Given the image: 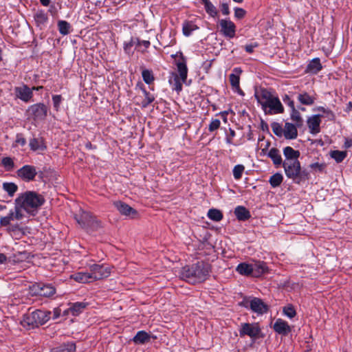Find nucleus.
Returning <instances> with one entry per match:
<instances>
[{
  "label": "nucleus",
  "instance_id": "nucleus-39",
  "mask_svg": "<svg viewBox=\"0 0 352 352\" xmlns=\"http://www.w3.org/2000/svg\"><path fill=\"white\" fill-rule=\"evenodd\" d=\"M291 119L295 122L296 126L301 127L303 124L300 112L296 108L292 109Z\"/></svg>",
  "mask_w": 352,
  "mask_h": 352
},
{
  "label": "nucleus",
  "instance_id": "nucleus-33",
  "mask_svg": "<svg viewBox=\"0 0 352 352\" xmlns=\"http://www.w3.org/2000/svg\"><path fill=\"white\" fill-rule=\"evenodd\" d=\"M87 305V302H77L72 303L69 309L73 316H78L86 308Z\"/></svg>",
  "mask_w": 352,
  "mask_h": 352
},
{
  "label": "nucleus",
  "instance_id": "nucleus-51",
  "mask_svg": "<svg viewBox=\"0 0 352 352\" xmlns=\"http://www.w3.org/2000/svg\"><path fill=\"white\" fill-rule=\"evenodd\" d=\"M221 125V122L219 119H214L211 121L208 126V130L210 132H213L217 130Z\"/></svg>",
  "mask_w": 352,
  "mask_h": 352
},
{
  "label": "nucleus",
  "instance_id": "nucleus-45",
  "mask_svg": "<svg viewBox=\"0 0 352 352\" xmlns=\"http://www.w3.org/2000/svg\"><path fill=\"white\" fill-rule=\"evenodd\" d=\"M245 167L242 164L236 165L233 168V176L235 179L239 180L241 178Z\"/></svg>",
  "mask_w": 352,
  "mask_h": 352
},
{
  "label": "nucleus",
  "instance_id": "nucleus-62",
  "mask_svg": "<svg viewBox=\"0 0 352 352\" xmlns=\"http://www.w3.org/2000/svg\"><path fill=\"white\" fill-rule=\"evenodd\" d=\"M258 46V45L256 43H255L254 44L246 45L245 46V50L248 53H252L254 52V49Z\"/></svg>",
  "mask_w": 352,
  "mask_h": 352
},
{
  "label": "nucleus",
  "instance_id": "nucleus-53",
  "mask_svg": "<svg viewBox=\"0 0 352 352\" xmlns=\"http://www.w3.org/2000/svg\"><path fill=\"white\" fill-rule=\"evenodd\" d=\"M22 208H21L19 205H18L15 202L14 211H13L14 213V218H15V219L21 220V219H23V214L22 211H21Z\"/></svg>",
  "mask_w": 352,
  "mask_h": 352
},
{
  "label": "nucleus",
  "instance_id": "nucleus-26",
  "mask_svg": "<svg viewBox=\"0 0 352 352\" xmlns=\"http://www.w3.org/2000/svg\"><path fill=\"white\" fill-rule=\"evenodd\" d=\"M267 156L272 160L274 164L278 167L280 165H283V160L280 155V151L276 148H272L268 153Z\"/></svg>",
  "mask_w": 352,
  "mask_h": 352
},
{
  "label": "nucleus",
  "instance_id": "nucleus-41",
  "mask_svg": "<svg viewBox=\"0 0 352 352\" xmlns=\"http://www.w3.org/2000/svg\"><path fill=\"white\" fill-rule=\"evenodd\" d=\"M1 163L6 171H12L14 168V161L10 157H3Z\"/></svg>",
  "mask_w": 352,
  "mask_h": 352
},
{
  "label": "nucleus",
  "instance_id": "nucleus-36",
  "mask_svg": "<svg viewBox=\"0 0 352 352\" xmlns=\"http://www.w3.org/2000/svg\"><path fill=\"white\" fill-rule=\"evenodd\" d=\"M58 28L60 34L67 35L70 32L71 25L66 21H58Z\"/></svg>",
  "mask_w": 352,
  "mask_h": 352
},
{
  "label": "nucleus",
  "instance_id": "nucleus-20",
  "mask_svg": "<svg viewBox=\"0 0 352 352\" xmlns=\"http://www.w3.org/2000/svg\"><path fill=\"white\" fill-rule=\"evenodd\" d=\"M283 155L285 157L284 162H291L294 161H299L300 153L298 150H294L291 146H286L283 148Z\"/></svg>",
  "mask_w": 352,
  "mask_h": 352
},
{
  "label": "nucleus",
  "instance_id": "nucleus-50",
  "mask_svg": "<svg viewBox=\"0 0 352 352\" xmlns=\"http://www.w3.org/2000/svg\"><path fill=\"white\" fill-rule=\"evenodd\" d=\"M63 98L60 95L52 96L53 106L56 111H58Z\"/></svg>",
  "mask_w": 352,
  "mask_h": 352
},
{
  "label": "nucleus",
  "instance_id": "nucleus-34",
  "mask_svg": "<svg viewBox=\"0 0 352 352\" xmlns=\"http://www.w3.org/2000/svg\"><path fill=\"white\" fill-rule=\"evenodd\" d=\"M34 18L38 26H42L45 25L48 20L47 14L43 10H38L34 14Z\"/></svg>",
  "mask_w": 352,
  "mask_h": 352
},
{
  "label": "nucleus",
  "instance_id": "nucleus-8",
  "mask_svg": "<svg viewBox=\"0 0 352 352\" xmlns=\"http://www.w3.org/2000/svg\"><path fill=\"white\" fill-rule=\"evenodd\" d=\"M241 304L243 307L250 309L258 315H263L269 310L268 305L262 299L256 297L252 298L250 301L244 300Z\"/></svg>",
  "mask_w": 352,
  "mask_h": 352
},
{
  "label": "nucleus",
  "instance_id": "nucleus-54",
  "mask_svg": "<svg viewBox=\"0 0 352 352\" xmlns=\"http://www.w3.org/2000/svg\"><path fill=\"white\" fill-rule=\"evenodd\" d=\"M246 14V11L243 8H234V16L239 19L244 18Z\"/></svg>",
  "mask_w": 352,
  "mask_h": 352
},
{
  "label": "nucleus",
  "instance_id": "nucleus-55",
  "mask_svg": "<svg viewBox=\"0 0 352 352\" xmlns=\"http://www.w3.org/2000/svg\"><path fill=\"white\" fill-rule=\"evenodd\" d=\"M309 167L313 170H318L319 172H322V171H323V170L325 168V164H319L318 162H316V163L311 164L309 165Z\"/></svg>",
  "mask_w": 352,
  "mask_h": 352
},
{
  "label": "nucleus",
  "instance_id": "nucleus-61",
  "mask_svg": "<svg viewBox=\"0 0 352 352\" xmlns=\"http://www.w3.org/2000/svg\"><path fill=\"white\" fill-rule=\"evenodd\" d=\"M21 228L19 227L18 224L8 226L7 228V231L9 232H15L16 231H21Z\"/></svg>",
  "mask_w": 352,
  "mask_h": 352
},
{
  "label": "nucleus",
  "instance_id": "nucleus-14",
  "mask_svg": "<svg viewBox=\"0 0 352 352\" xmlns=\"http://www.w3.org/2000/svg\"><path fill=\"white\" fill-rule=\"evenodd\" d=\"M36 320L38 327L44 324L50 319L51 311L36 309L30 312Z\"/></svg>",
  "mask_w": 352,
  "mask_h": 352
},
{
  "label": "nucleus",
  "instance_id": "nucleus-23",
  "mask_svg": "<svg viewBox=\"0 0 352 352\" xmlns=\"http://www.w3.org/2000/svg\"><path fill=\"white\" fill-rule=\"evenodd\" d=\"M234 214L239 221H246L251 217L250 211L244 206H239L234 209Z\"/></svg>",
  "mask_w": 352,
  "mask_h": 352
},
{
  "label": "nucleus",
  "instance_id": "nucleus-15",
  "mask_svg": "<svg viewBox=\"0 0 352 352\" xmlns=\"http://www.w3.org/2000/svg\"><path fill=\"white\" fill-rule=\"evenodd\" d=\"M14 92L17 98L25 102L30 101L33 96L32 91L25 85L15 87Z\"/></svg>",
  "mask_w": 352,
  "mask_h": 352
},
{
  "label": "nucleus",
  "instance_id": "nucleus-27",
  "mask_svg": "<svg viewBox=\"0 0 352 352\" xmlns=\"http://www.w3.org/2000/svg\"><path fill=\"white\" fill-rule=\"evenodd\" d=\"M30 148L33 151H44L46 149L44 140L42 138H34L30 140Z\"/></svg>",
  "mask_w": 352,
  "mask_h": 352
},
{
  "label": "nucleus",
  "instance_id": "nucleus-16",
  "mask_svg": "<svg viewBox=\"0 0 352 352\" xmlns=\"http://www.w3.org/2000/svg\"><path fill=\"white\" fill-rule=\"evenodd\" d=\"M252 266V276L260 277L268 272V267L264 261H256L251 263Z\"/></svg>",
  "mask_w": 352,
  "mask_h": 352
},
{
  "label": "nucleus",
  "instance_id": "nucleus-52",
  "mask_svg": "<svg viewBox=\"0 0 352 352\" xmlns=\"http://www.w3.org/2000/svg\"><path fill=\"white\" fill-rule=\"evenodd\" d=\"M136 44L135 38H131L129 42H125L124 44V50L126 53L131 54V47L133 45Z\"/></svg>",
  "mask_w": 352,
  "mask_h": 352
},
{
  "label": "nucleus",
  "instance_id": "nucleus-43",
  "mask_svg": "<svg viewBox=\"0 0 352 352\" xmlns=\"http://www.w3.org/2000/svg\"><path fill=\"white\" fill-rule=\"evenodd\" d=\"M142 76L145 83L149 85L154 80L153 72L148 69H144L142 72Z\"/></svg>",
  "mask_w": 352,
  "mask_h": 352
},
{
  "label": "nucleus",
  "instance_id": "nucleus-42",
  "mask_svg": "<svg viewBox=\"0 0 352 352\" xmlns=\"http://www.w3.org/2000/svg\"><path fill=\"white\" fill-rule=\"evenodd\" d=\"M3 189L8 192L10 196H13L18 189L17 185L14 183L6 182L3 184Z\"/></svg>",
  "mask_w": 352,
  "mask_h": 352
},
{
  "label": "nucleus",
  "instance_id": "nucleus-1",
  "mask_svg": "<svg viewBox=\"0 0 352 352\" xmlns=\"http://www.w3.org/2000/svg\"><path fill=\"white\" fill-rule=\"evenodd\" d=\"M210 272L211 265L208 263L198 261L182 267L180 277L191 284L200 283L208 278Z\"/></svg>",
  "mask_w": 352,
  "mask_h": 352
},
{
  "label": "nucleus",
  "instance_id": "nucleus-6",
  "mask_svg": "<svg viewBox=\"0 0 352 352\" xmlns=\"http://www.w3.org/2000/svg\"><path fill=\"white\" fill-rule=\"evenodd\" d=\"M240 337L243 338L245 336H249L252 340L263 338V335L258 323L257 322H244L241 323L239 329Z\"/></svg>",
  "mask_w": 352,
  "mask_h": 352
},
{
  "label": "nucleus",
  "instance_id": "nucleus-31",
  "mask_svg": "<svg viewBox=\"0 0 352 352\" xmlns=\"http://www.w3.org/2000/svg\"><path fill=\"white\" fill-rule=\"evenodd\" d=\"M236 270L241 275L252 276V266L251 263H241L238 265Z\"/></svg>",
  "mask_w": 352,
  "mask_h": 352
},
{
  "label": "nucleus",
  "instance_id": "nucleus-7",
  "mask_svg": "<svg viewBox=\"0 0 352 352\" xmlns=\"http://www.w3.org/2000/svg\"><path fill=\"white\" fill-rule=\"evenodd\" d=\"M30 290L32 296H40L50 298L56 293V288L52 284H45L38 283L33 284L30 287Z\"/></svg>",
  "mask_w": 352,
  "mask_h": 352
},
{
  "label": "nucleus",
  "instance_id": "nucleus-60",
  "mask_svg": "<svg viewBox=\"0 0 352 352\" xmlns=\"http://www.w3.org/2000/svg\"><path fill=\"white\" fill-rule=\"evenodd\" d=\"M136 45H142L146 49L148 48L151 43L149 41H141L138 38H135Z\"/></svg>",
  "mask_w": 352,
  "mask_h": 352
},
{
  "label": "nucleus",
  "instance_id": "nucleus-63",
  "mask_svg": "<svg viewBox=\"0 0 352 352\" xmlns=\"http://www.w3.org/2000/svg\"><path fill=\"white\" fill-rule=\"evenodd\" d=\"M261 129L263 131H268L269 130L268 124L263 120L261 121Z\"/></svg>",
  "mask_w": 352,
  "mask_h": 352
},
{
  "label": "nucleus",
  "instance_id": "nucleus-5",
  "mask_svg": "<svg viewBox=\"0 0 352 352\" xmlns=\"http://www.w3.org/2000/svg\"><path fill=\"white\" fill-rule=\"evenodd\" d=\"M74 219L80 226L85 230H96L100 226V222L87 211L80 210L79 214L74 215Z\"/></svg>",
  "mask_w": 352,
  "mask_h": 352
},
{
  "label": "nucleus",
  "instance_id": "nucleus-37",
  "mask_svg": "<svg viewBox=\"0 0 352 352\" xmlns=\"http://www.w3.org/2000/svg\"><path fill=\"white\" fill-rule=\"evenodd\" d=\"M283 177L282 174L276 173L270 177L269 182L272 187L275 188L279 186L283 182Z\"/></svg>",
  "mask_w": 352,
  "mask_h": 352
},
{
  "label": "nucleus",
  "instance_id": "nucleus-32",
  "mask_svg": "<svg viewBox=\"0 0 352 352\" xmlns=\"http://www.w3.org/2000/svg\"><path fill=\"white\" fill-rule=\"evenodd\" d=\"M322 67L320 58H315L308 64L307 71L316 74L322 69Z\"/></svg>",
  "mask_w": 352,
  "mask_h": 352
},
{
  "label": "nucleus",
  "instance_id": "nucleus-17",
  "mask_svg": "<svg viewBox=\"0 0 352 352\" xmlns=\"http://www.w3.org/2000/svg\"><path fill=\"white\" fill-rule=\"evenodd\" d=\"M176 65H177V71H178V73H179L181 80L184 82H186V78H187V74H188V68L186 66V58L183 56L182 53H181L180 58L178 60Z\"/></svg>",
  "mask_w": 352,
  "mask_h": 352
},
{
  "label": "nucleus",
  "instance_id": "nucleus-4",
  "mask_svg": "<svg viewBox=\"0 0 352 352\" xmlns=\"http://www.w3.org/2000/svg\"><path fill=\"white\" fill-rule=\"evenodd\" d=\"M283 167L284 168L286 176L298 184L308 180L310 177L309 171L301 168L299 161L283 162Z\"/></svg>",
  "mask_w": 352,
  "mask_h": 352
},
{
  "label": "nucleus",
  "instance_id": "nucleus-9",
  "mask_svg": "<svg viewBox=\"0 0 352 352\" xmlns=\"http://www.w3.org/2000/svg\"><path fill=\"white\" fill-rule=\"evenodd\" d=\"M89 268L93 281L107 278L111 274V268L107 265L94 264Z\"/></svg>",
  "mask_w": 352,
  "mask_h": 352
},
{
  "label": "nucleus",
  "instance_id": "nucleus-35",
  "mask_svg": "<svg viewBox=\"0 0 352 352\" xmlns=\"http://www.w3.org/2000/svg\"><path fill=\"white\" fill-rule=\"evenodd\" d=\"M197 29H198L197 25H195L193 22L186 21L183 25L182 31H183V34L186 36H189L191 34L192 31L197 30Z\"/></svg>",
  "mask_w": 352,
  "mask_h": 352
},
{
  "label": "nucleus",
  "instance_id": "nucleus-10",
  "mask_svg": "<svg viewBox=\"0 0 352 352\" xmlns=\"http://www.w3.org/2000/svg\"><path fill=\"white\" fill-rule=\"evenodd\" d=\"M48 111L47 107L43 103H36L31 105L28 109L29 115L32 116L34 120H42L45 118Z\"/></svg>",
  "mask_w": 352,
  "mask_h": 352
},
{
  "label": "nucleus",
  "instance_id": "nucleus-64",
  "mask_svg": "<svg viewBox=\"0 0 352 352\" xmlns=\"http://www.w3.org/2000/svg\"><path fill=\"white\" fill-rule=\"evenodd\" d=\"M60 312H61V310L60 308H58V307L55 308L53 311V314H54L53 319L58 318L60 315Z\"/></svg>",
  "mask_w": 352,
  "mask_h": 352
},
{
  "label": "nucleus",
  "instance_id": "nucleus-3",
  "mask_svg": "<svg viewBox=\"0 0 352 352\" xmlns=\"http://www.w3.org/2000/svg\"><path fill=\"white\" fill-rule=\"evenodd\" d=\"M258 102L261 104L265 113H280L284 108L278 98L273 96L266 89H263L258 96L256 95Z\"/></svg>",
  "mask_w": 352,
  "mask_h": 352
},
{
  "label": "nucleus",
  "instance_id": "nucleus-28",
  "mask_svg": "<svg viewBox=\"0 0 352 352\" xmlns=\"http://www.w3.org/2000/svg\"><path fill=\"white\" fill-rule=\"evenodd\" d=\"M76 344L73 342H67L52 349L51 352H74Z\"/></svg>",
  "mask_w": 352,
  "mask_h": 352
},
{
  "label": "nucleus",
  "instance_id": "nucleus-48",
  "mask_svg": "<svg viewBox=\"0 0 352 352\" xmlns=\"http://www.w3.org/2000/svg\"><path fill=\"white\" fill-rule=\"evenodd\" d=\"M283 313L289 318H292L296 315V310L292 305L285 307L283 308Z\"/></svg>",
  "mask_w": 352,
  "mask_h": 352
},
{
  "label": "nucleus",
  "instance_id": "nucleus-22",
  "mask_svg": "<svg viewBox=\"0 0 352 352\" xmlns=\"http://www.w3.org/2000/svg\"><path fill=\"white\" fill-rule=\"evenodd\" d=\"M297 100L303 105L311 106L315 102L316 97L306 91H302L298 94Z\"/></svg>",
  "mask_w": 352,
  "mask_h": 352
},
{
  "label": "nucleus",
  "instance_id": "nucleus-19",
  "mask_svg": "<svg viewBox=\"0 0 352 352\" xmlns=\"http://www.w3.org/2000/svg\"><path fill=\"white\" fill-rule=\"evenodd\" d=\"M296 124L286 122L283 129V135L287 140H294L298 136V130Z\"/></svg>",
  "mask_w": 352,
  "mask_h": 352
},
{
  "label": "nucleus",
  "instance_id": "nucleus-40",
  "mask_svg": "<svg viewBox=\"0 0 352 352\" xmlns=\"http://www.w3.org/2000/svg\"><path fill=\"white\" fill-rule=\"evenodd\" d=\"M331 157L336 160V162H342L346 157V153L345 151H333L331 152Z\"/></svg>",
  "mask_w": 352,
  "mask_h": 352
},
{
  "label": "nucleus",
  "instance_id": "nucleus-59",
  "mask_svg": "<svg viewBox=\"0 0 352 352\" xmlns=\"http://www.w3.org/2000/svg\"><path fill=\"white\" fill-rule=\"evenodd\" d=\"M10 221L7 216L1 217L0 218V226H1L6 227V226H10Z\"/></svg>",
  "mask_w": 352,
  "mask_h": 352
},
{
  "label": "nucleus",
  "instance_id": "nucleus-21",
  "mask_svg": "<svg viewBox=\"0 0 352 352\" xmlns=\"http://www.w3.org/2000/svg\"><path fill=\"white\" fill-rule=\"evenodd\" d=\"M320 115H315L308 118L307 125L312 134H316L320 132Z\"/></svg>",
  "mask_w": 352,
  "mask_h": 352
},
{
  "label": "nucleus",
  "instance_id": "nucleus-29",
  "mask_svg": "<svg viewBox=\"0 0 352 352\" xmlns=\"http://www.w3.org/2000/svg\"><path fill=\"white\" fill-rule=\"evenodd\" d=\"M232 74H230L229 80L232 88H239L240 81V74L242 73V70L240 67H236L234 69Z\"/></svg>",
  "mask_w": 352,
  "mask_h": 352
},
{
  "label": "nucleus",
  "instance_id": "nucleus-13",
  "mask_svg": "<svg viewBox=\"0 0 352 352\" xmlns=\"http://www.w3.org/2000/svg\"><path fill=\"white\" fill-rule=\"evenodd\" d=\"M113 205L122 215L129 216L131 218H133L137 214V211L135 209L122 201H116L114 202Z\"/></svg>",
  "mask_w": 352,
  "mask_h": 352
},
{
  "label": "nucleus",
  "instance_id": "nucleus-2",
  "mask_svg": "<svg viewBox=\"0 0 352 352\" xmlns=\"http://www.w3.org/2000/svg\"><path fill=\"white\" fill-rule=\"evenodd\" d=\"M15 202L28 213L36 211L45 202L44 197L34 191H26L21 194Z\"/></svg>",
  "mask_w": 352,
  "mask_h": 352
},
{
  "label": "nucleus",
  "instance_id": "nucleus-11",
  "mask_svg": "<svg viewBox=\"0 0 352 352\" xmlns=\"http://www.w3.org/2000/svg\"><path fill=\"white\" fill-rule=\"evenodd\" d=\"M17 176L25 182L33 181L37 175L36 168L32 165H24L16 171Z\"/></svg>",
  "mask_w": 352,
  "mask_h": 352
},
{
  "label": "nucleus",
  "instance_id": "nucleus-18",
  "mask_svg": "<svg viewBox=\"0 0 352 352\" xmlns=\"http://www.w3.org/2000/svg\"><path fill=\"white\" fill-rule=\"evenodd\" d=\"M273 328L276 333L284 336L291 332V327L287 322L280 318L276 320L274 324Z\"/></svg>",
  "mask_w": 352,
  "mask_h": 352
},
{
  "label": "nucleus",
  "instance_id": "nucleus-58",
  "mask_svg": "<svg viewBox=\"0 0 352 352\" xmlns=\"http://www.w3.org/2000/svg\"><path fill=\"white\" fill-rule=\"evenodd\" d=\"M317 110L326 113L327 116H330L332 118H333L334 116H335L333 113V111L331 110L327 109L324 108L323 107H318L317 108Z\"/></svg>",
  "mask_w": 352,
  "mask_h": 352
},
{
  "label": "nucleus",
  "instance_id": "nucleus-57",
  "mask_svg": "<svg viewBox=\"0 0 352 352\" xmlns=\"http://www.w3.org/2000/svg\"><path fill=\"white\" fill-rule=\"evenodd\" d=\"M221 11L223 15L230 14V9L229 6L226 3H223L221 4Z\"/></svg>",
  "mask_w": 352,
  "mask_h": 352
},
{
  "label": "nucleus",
  "instance_id": "nucleus-49",
  "mask_svg": "<svg viewBox=\"0 0 352 352\" xmlns=\"http://www.w3.org/2000/svg\"><path fill=\"white\" fill-rule=\"evenodd\" d=\"M26 144V140L23 137L22 133H18L16 136V140L13 146H17L18 145H21V146H25Z\"/></svg>",
  "mask_w": 352,
  "mask_h": 352
},
{
  "label": "nucleus",
  "instance_id": "nucleus-44",
  "mask_svg": "<svg viewBox=\"0 0 352 352\" xmlns=\"http://www.w3.org/2000/svg\"><path fill=\"white\" fill-rule=\"evenodd\" d=\"M143 92H144L145 98L142 102V107L145 108L154 101L155 98L153 95H151L149 92H148L144 89H143Z\"/></svg>",
  "mask_w": 352,
  "mask_h": 352
},
{
  "label": "nucleus",
  "instance_id": "nucleus-46",
  "mask_svg": "<svg viewBox=\"0 0 352 352\" xmlns=\"http://www.w3.org/2000/svg\"><path fill=\"white\" fill-rule=\"evenodd\" d=\"M204 6H205V10H206V12L209 15H210L212 17H215L217 16L218 12H217V8L214 6V5L210 1H209L208 3L205 4Z\"/></svg>",
  "mask_w": 352,
  "mask_h": 352
},
{
  "label": "nucleus",
  "instance_id": "nucleus-24",
  "mask_svg": "<svg viewBox=\"0 0 352 352\" xmlns=\"http://www.w3.org/2000/svg\"><path fill=\"white\" fill-rule=\"evenodd\" d=\"M21 324L23 327L28 329L38 327L36 320H34V318L30 312L23 315Z\"/></svg>",
  "mask_w": 352,
  "mask_h": 352
},
{
  "label": "nucleus",
  "instance_id": "nucleus-30",
  "mask_svg": "<svg viewBox=\"0 0 352 352\" xmlns=\"http://www.w3.org/2000/svg\"><path fill=\"white\" fill-rule=\"evenodd\" d=\"M72 278L78 283H87L93 281L90 272H78L72 275Z\"/></svg>",
  "mask_w": 352,
  "mask_h": 352
},
{
  "label": "nucleus",
  "instance_id": "nucleus-25",
  "mask_svg": "<svg viewBox=\"0 0 352 352\" xmlns=\"http://www.w3.org/2000/svg\"><path fill=\"white\" fill-rule=\"evenodd\" d=\"M150 334L144 331H138L132 339V341L136 344H144L150 342Z\"/></svg>",
  "mask_w": 352,
  "mask_h": 352
},
{
  "label": "nucleus",
  "instance_id": "nucleus-12",
  "mask_svg": "<svg viewBox=\"0 0 352 352\" xmlns=\"http://www.w3.org/2000/svg\"><path fill=\"white\" fill-rule=\"evenodd\" d=\"M219 23L221 26L220 31L223 36L230 38L234 37L236 25L232 21L226 19H221L220 20Z\"/></svg>",
  "mask_w": 352,
  "mask_h": 352
},
{
  "label": "nucleus",
  "instance_id": "nucleus-56",
  "mask_svg": "<svg viewBox=\"0 0 352 352\" xmlns=\"http://www.w3.org/2000/svg\"><path fill=\"white\" fill-rule=\"evenodd\" d=\"M283 102L287 104L292 109L295 108L294 102L287 95H285L283 98Z\"/></svg>",
  "mask_w": 352,
  "mask_h": 352
},
{
  "label": "nucleus",
  "instance_id": "nucleus-47",
  "mask_svg": "<svg viewBox=\"0 0 352 352\" xmlns=\"http://www.w3.org/2000/svg\"><path fill=\"white\" fill-rule=\"evenodd\" d=\"M271 126L272 131L278 137H281L283 135V129L279 123L274 122L272 123Z\"/></svg>",
  "mask_w": 352,
  "mask_h": 352
},
{
  "label": "nucleus",
  "instance_id": "nucleus-38",
  "mask_svg": "<svg viewBox=\"0 0 352 352\" xmlns=\"http://www.w3.org/2000/svg\"><path fill=\"white\" fill-rule=\"evenodd\" d=\"M208 217L214 221H219L223 219L222 212L218 209H210L208 212Z\"/></svg>",
  "mask_w": 352,
  "mask_h": 352
}]
</instances>
